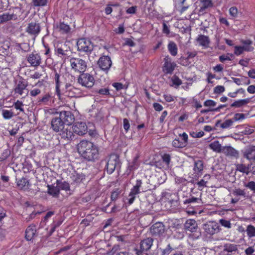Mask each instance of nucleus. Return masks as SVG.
<instances>
[{
    "label": "nucleus",
    "instance_id": "nucleus-16",
    "mask_svg": "<svg viewBox=\"0 0 255 255\" xmlns=\"http://www.w3.org/2000/svg\"><path fill=\"white\" fill-rule=\"evenodd\" d=\"M165 232L164 225L160 222H157L153 225L150 228V233L153 236H162Z\"/></svg>",
    "mask_w": 255,
    "mask_h": 255
},
{
    "label": "nucleus",
    "instance_id": "nucleus-37",
    "mask_svg": "<svg viewBox=\"0 0 255 255\" xmlns=\"http://www.w3.org/2000/svg\"><path fill=\"white\" fill-rule=\"evenodd\" d=\"M236 167L237 171L247 174H248L250 170V167L243 164H237Z\"/></svg>",
    "mask_w": 255,
    "mask_h": 255
},
{
    "label": "nucleus",
    "instance_id": "nucleus-14",
    "mask_svg": "<svg viewBox=\"0 0 255 255\" xmlns=\"http://www.w3.org/2000/svg\"><path fill=\"white\" fill-rule=\"evenodd\" d=\"M141 184L142 182L141 180H137L135 185L131 189L128 197L127 199L129 205L131 204L133 202L135 198L136 195L140 193L139 188L141 187Z\"/></svg>",
    "mask_w": 255,
    "mask_h": 255
},
{
    "label": "nucleus",
    "instance_id": "nucleus-1",
    "mask_svg": "<svg viewBox=\"0 0 255 255\" xmlns=\"http://www.w3.org/2000/svg\"><path fill=\"white\" fill-rule=\"evenodd\" d=\"M77 150L81 156L88 161L94 162L99 158L98 147L89 140L80 141L77 144Z\"/></svg>",
    "mask_w": 255,
    "mask_h": 255
},
{
    "label": "nucleus",
    "instance_id": "nucleus-45",
    "mask_svg": "<svg viewBox=\"0 0 255 255\" xmlns=\"http://www.w3.org/2000/svg\"><path fill=\"white\" fill-rule=\"evenodd\" d=\"M232 194L234 196L236 197H238L239 196H242L245 197L246 193L244 190L241 189L240 188L236 189L234 190L232 192Z\"/></svg>",
    "mask_w": 255,
    "mask_h": 255
},
{
    "label": "nucleus",
    "instance_id": "nucleus-7",
    "mask_svg": "<svg viewBox=\"0 0 255 255\" xmlns=\"http://www.w3.org/2000/svg\"><path fill=\"white\" fill-rule=\"evenodd\" d=\"M203 229L205 232L209 235L217 234L221 230L220 225L214 221H210L204 224Z\"/></svg>",
    "mask_w": 255,
    "mask_h": 255
},
{
    "label": "nucleus",
    "instance_id": "nucleus-58",
    "mask_svg": "<svg viewBox=\"0 0 255 255\" xmlns=\"http://www.w3.org/2000/svg\"><path fill=\"white\" fill-rule=\"evenodd\" d=\"M214 93L216 94H220L224 92L225 87L223 86H217L214 88Z\"/></svg>",
    "mask_w": 255,
    "mask_h": 255
},
{
    "label": "nucleus",
    "instance_id": "nucleus-8",
    "mask_svg": "<svg viewBox=\"0 0 255 255\" xmlns=\"http://www.w3.org/2000/svg\"><path fill=\"white\" fill-rule=\"evenodd\" d=\"M153 244V239L147 238L142 240L140 243V249H135L134 251L136 255H141L142 253L149 250Z\"/></svg>",
    "mask_w": 255,
    "mask_h": 255
},
{
    "label": "nucleus",
    "instance_id": "nucleus-52",
    "mask_svg": "<svg viewBox=\"0 0 255 255\" xmlns=\"http://www.w3.org/2000/svg\"><path fill=\"white\" fill-rule=\"evenodd\" d=\"M221 225L224 227L227 228H231V224L230 221L225 219H220L219 221Z\"/></svg>",
    "mask_w": 255,
    "mask_h": 255
},
{
    "label": "nucleus",
    "instance_id": "nucleus-43",
    "mask_svg": "<svg viewBox=\"0 0 255 255\" xmlns=\"http://www.w3.org/2000/svg\"><path fill=\"white\" fill-rule=\"evenodd\" d=\"M32 2L34 6H44L47 4V0H32Z\"/></svg>",
    "mask_w": 255,
    "mask_h": 255
},
{
    "label": "nucleus",
    "instance_id": "nucleus-33",
    "mask_svg": "<svg viewBox=\"0 0 255 255\" xmlns=\"http://www.w3.org/2000/svg\"><path fill=\"white\" fill-rule=\"evenodd\" d=\"M210 148L214 151L220 153L222 151L223 147L218 140L211 142L209 145Z\"/></svg>",
    "mask_w": 255,
    "mask_h": 255
},
{
    "label": "nucleus",
    "instance_id": "nucleus-57",
    "mask_svg": "<svg viewBox=\"0 0 255 255\" xmlns=\"http://www.w3.org/2000/svg\"><path fill=\"white\" fill-rule=\"evenodd\" d=\"M23 105L22 103L18 100L14 104V108L16 110H19L21 112H24V109L22 108Z\"/></svg>",
    "mask_w": 255,
    "mask_h": 255
},
{
    "label": "nucleus",
    "instance_id": "nucleus-15",
    "mask_svg": "<svg viewBox=\"0 0 255 255\" xmlns=\"http://www.w3.org/2000/svg\"><path fill=\"white\" fill-rule=\"evenodd\" d=\"M204 167V163L203 160H197L194 161V167L193 168V175L194 178L198 179L203 175Z\"/></svg>",
    "mask_w": 255,
    "mask_h": 255
},
{
    "label": "nucleus",
    "instance_id": "nucleus-55",
    "mask_svg": "<svg viewBox=\"0 0 255 255\" xmlns=\"http://www.w3.org/2000/svg\"><path fill=\"white\" fill-rule=\"evenodd\" d=\"M205 107H215L216 105V102L212 100H207L204 103Z\"/></svg>",
    "mask_w": 255,
    "mask_h": 255
},
{
    "label": "nucleus",
    "instance_id": "nucleus-63",
    "mask_svg": "<svg viewBox=\"0 0 255 255\" xmlns=\"http://www.w3.org/2000/svg\"><path fill=\"white\" fill-rule=\"evenodd\" d=\"M124 128L126 132L128 131L130 125L128 119H124L123 120Z\"/></svg>",
    "mask_w": 255,
    "mask_h": 255
},
{
    "label": "nucleus",
    "instance_id": "nucleus-53",
    "mask_svg": "<svg viewBox=\"0 0 255 255\" xmlns=\"http://www.w3.org/2000/svg\"><path fill=\"white\" fill-rule=\"evenodd\" d=\"M162 158L165 164L168 166L170 162V156L168 154H164L162 156Z\"/></svg>",
    "mask_w": 255,
    "mask_h": 255
},
{
    "label": "nucleus",
    "instance_id": "nucleus-10",
    "mask_svg": "<svg viewBox=\"0 0 255 255\" xmlns=\"http://www.w3.org/2000/svg\"><path fill=\"white\" fill-rule=\"evenodd\" d=\"M59 114V118L61 119L63 123L67 126L71 125L75 120V117L70 111H62L57 112Z\"/></svg>",
    "mask_w": 255,
    "mask_h": 255
},
{
    "label": "nucleus",
    "instance_id": "nucleus-51",
    "mask_svg": "<svg viewBox=\"0 0 255 255\" xmlns=\"http://www.w3.org/2000/svg\"><path fill=\"white\" fill-rule=\"evenodd\" d=\"M179 63L184 66H188L191 63L187 57H182L179 59Z\"/></svg>",
    "mask_w": 255,
    "mask_h": 255
},
{
    "label": "nucleus",
    "instance_id": "nucleus-40",
    "mask_svg": "<svg viewBox=\"0 0 255 255\" xmlns=\"http://www.w3.org/2000/svg\"><path fill=\"white\" fill-rule=\"evenodd\" d=\"M246 232L249 238L255 237V227L253 225H248L247 227Z\"/></svg>",
    "mask_w": 255,
    "mask_h": 255
},
{
    "label": "nucleus",
    "instance_id": "nucleus-19",
    "mask_svg": "<svg viewBox=\"0 0 255 255\" xmlns=\"http://www.w3.org/2000/svg\"><path fill=\"white\" fill-rule=\"evenodd\" d=\"M51 127L53 131L59 132L64 128V124L59 117L53 118L51 121Z\"/></svg>",
    "mask_w": 255,
    "mask_h": 255
},
{
    "label": "nucleus",
    "instance_id": "nucleus-3",
    "mask_svg": "<svg viewBox=\"0 0 255 255\" xmlns=\"http://www.w3.org/2000/svg\"><path fill=\"white\" fill-rule=\"evenodd\" d=\"M106 164V170L108 174L112 173L116 169L117 166L119 164V158L116 154H111L108 160H104L101 161L103 163Z\"/></svg>",
    "mask_w": 255,
    "mask_h": 255
},
{
    "label": "nucleus",
    "instance_id": "nucleus-44",
    "mask_svg": "<svg viewBox=\"0 0 255 255\" xmlns=\"http://www.w3.org/2000/svg\"><path fill=\"white\" fill-rule=\"evenodd\" d=\"M28 183L29 182L27 179L22 178L17 181V185L19 188L22 189L26 185V184H28Z\"/></svg>",
    "mask_w": 255,
    "mask_h": 255
},
{
    "label": "nucleus",
    "instance_id": "nucleus-42",
    "mask_svg": "<svg viewBox=\"0 0 255 255\" xmlns=\"http://www.w3.org/2000/svg\"><path fill=\"white\" fill-rule=\"evenodd\" d=\"M58 28L59 29L60 31L62 33H67L70 29L69 26L64 23H60L58 26Z\"/></svg>",
    "mask_w": 255,
    "mask_h": 255
},
{
    "label": "nucleus",
    "instance_id": "nucleus-30",
    "mask_svg": "<svg viewBox=\"0 0 255 255\" xmlns=\"http://www.w3.org/2000/svg\"><path fill=\"white\" fill-rule=\"evenodd\" d=\"M234 121L232 119L226 120L224 123H221V120H218L216 123L215 126L217 127H221L222 128H228L233 125Z\"/></svg>",
    "mask_w": 255,
    "mask_h": 255
},
{
    "label": "nucleus",
    "instance_id": "nucleus-28",
    "mask_svg": "<svg viewBox=\"0 0 255 255\" xmlns=\"http://www.w3.org/2000/svg\"><path fill=\"white\" fill-rule=\"evenodd\" d=\"M211 176L209 174H206L203 178L197 183V185L199 190H202L204 187H207V183L210 179Z\"/></svg>",
    "mask_w": 255,
    "mask_h": 255
},
{
    "label": "nucleus",
    "instance_id": "nucleus-23",
    "mask_svg": "<svg viewBox=\"0 0 255 255\" xmlns=\"http://www.w3.org/2000/svg\"><path fill=\"white\" fill-rule=\"evenodd\" d=\"M238 251V246L230 243L226 244L224 246L223 253L226 255H232Z\"/></svg>",
    "mask_w": 255,
    "mask_h": 255
},
{
    "label": "nucleus",
    "instance_id": "nucleus-59",
    "mask_svg": "<svg viewBox=\"0 0 255 255\" xmlns=\"http://www.w3.org/2000/svg\"><path fill=\"white\" fill-rule=\"evenodd\" d=\"M120 250L119 245H114L112 250L108 253V255H114L117 251Z\"/></svg>",
    "mask_w": 255,
    "mask_h": 255
},
{
    "label": "nucleus",
    "instance_id": "nucleus-41",
    "mask_svg": "<svg viewBox=\"0 0 255 255\" xmlns=\"http://www.w3.org/2000/svg\"><path fill=\"white\" fill-rule=\"evenodd\" d=\"M138 158V156L135 157L133 158L132 161L131 163H129L128 168L129 170H134L138 168L139 166V163H138L137 161Z\"/></svg>",
    "mask_w": 255,
    "mask_h": 255
},
{
    "label": "nucleus",
    "instance_id": "nucleus-38",
    "mask_svg": "<svg viewBox=\"0 0 255 255\" xmlns=\"http://www.w3.org/2000/svg\"><path fill=\"white\" fill-rule=\"evenodd\" d=\"M0 16L3 23L16 18V15L13 13L10 14L9 13H5L0 15Z\"/></svg>",
    "mask_w": 255,
    "mask_h": 255
},
{
    "label": "nucleus",
    "instance_id": "nucleus-27",
    "mask_svg": "<svg viewBox=\"0 0 255 255\" xmlns=\"http://www.w3.org/2000/svg\"><path fill=\"white\" fill-rule=\"evenodd\" d=\"M196 40L198 43L202 46L205 47H208L209 46L210 40L209 37L207 36L202 34L199 35Z\"/></svg>",
    "mask_w": 255,
    "mask_h": 255
},
{
    "label": "nucleus",
    "instance_id": "nucleus-6",
    "mask_svg": "<svg viewBox=\"0 0 255 255\" xmlns=\"http://www.w3.org/2000/svg\"><path fill=\"white\" fill-rule=\"evenodd\" d=\"M77 45L79 51L87 53H91L94 48V45L92 42L85 38L79 39L77 42Z\"/></svg>",
    "mask_w": 255,
    "mask_h": 255
},
{
    "label": "nucleus",
    "instance_id": "nucleus-29",
    "mask_svg": "<svg viewBox=\"0 0 255 255\" xmlns=\"http://www.w3.org/2000/svg\"><path fill=\"white\" fill-rule=\"evenodd\" d=\"M244 156L249 160L255 159V146L248 147L245 151Z\"/></svg>",
    "mask_w": 255,
    "mask_h": 255
},
{
    "label": "nucleus",
    "instance_id": "nucleus-9",
    "mask_svg": "<svg viewBox=\"0 0 255 255\" xmlns=\"http://www.w3.org/2000/svg\"><path fill=\"white\" fill-rule=\"evenodd\" d=\"M98 65L102 70L108 72L112 66V61L109 56L103 55L100 57Z\"/></svg>",
    "mask_w": 255,
    "mask_h": 255
},
{
    "label": "nucleus",
    "instance_id": "nucleus-5",
    "mask_svg": "<svg viewBox=\"0 0 255 255\" xmlns=\"http://www.w3.org/2000/svg\"><path fill=\"white\" fill-rule=\"evenodd\" d=\"M244 46H235L234 48V54L239 56L243 53L244 51L251 52L254 49V47L252 46L253 41L250 39L242 40L241 41Z\"/></svg>",
    "mask_w": 255,
    "mask_h": 255
},
{
    "label": "nucleus",
    "instance_id": "nucleus-32",
    "mask_svg": "<svg viewBox=\"0 0 255 255\" xmlns=\"http://www.w3.org/2000/svg\"><path fill=\"white\" fill-rule=\"evenodd\" d=\"M250 102V100L249 98L239 100L235 101L231 105V107L235 108H241L247 104H248Z\"/></svg>",
    "mask_w": 255,
    "mask_h": 255
},
{
    "label": "nucleus",
    "instance_id": "nucleus-34",
    "mask_svg": "<svg viewBox=\"0 0 255 255\" xmlns=\"http://www.w3.org/2000/svg\"><path fill=\"white\" fill-rule=\"evenodd\" d=\"M48 193L52 196L54 197H58L59 193H60V190L59 188L57 186H50L48 185Z\"/></svg>",
    "mask_w": 255,
    "mask_h": 255
},
{
    "label": "nucleus",
    "instance_id": "nucleus-22",
    "mask_svg": "<svg viewBox=\"0 0 255 255\" xmlns=\"http://www.w3.org/2000/svg\"><path fill=\"white\" fill-rule=\"evenodd\" d=\"M222 153L227 156L238 158L239 156V151L231 146L223 147Z\"/></svg>",
    "mask_w": 255,
    "mask_h": 255
},
{
    "label": "nucleus",
    "instance_id": "nucleus-49",
    "mask_svg": "<svg viewBox=\"0 0 255 255\" xmlns=\"http://www.w3.org/2000/svg\"><path fill=\"white\" fill-rule=\"evenodd\" d=\"M2 116L4 119H9L13 116V113L8 110H3Z\"/></svg>",
    "mask_w": 255,
    "mask_h": 255
},
{
    "label": "nucleus",
    "instance_id": "nucleus-11",
    "mask_svg": "<svg viewBox=\"0 0 255 255\" xmlns=\"http://www.w3.org/2000/svg\"><path fill=\"white\" fill-rule=\"evenodd\" d=\"M27 86V82L22 78L16 80L13 89L14 93L22 96L24 93V91L26 90Z\"/></svg>",
    "mask_w": 255,
    "mask_h": 255
},
{
    "label": "nucleus",
    "instance_id": "nucleus-39",
    "mask_svg": "<svg viewBox=\"0 0 255 255\" xmlns=\"http://www.w3.org/2000/svg\"><path fill=\"white\" fill-rule=\"evenodd\" d=\"M72 179L74 183L77 184L80 183L83 181V180L85 179V175L83 174L76 173L73 175L72 176Z\"/></svg>",
    "mask_w": 255,
    "mask_h": 255
},
{
    "label": "nucleus",
    "instance_id": "nucleus-50",
    "mask_svg": "<svg viewBox=\"0 0 255 255\" xmlns=\"http://www.w3.org/2000/svg\"><path fill=\"white\" fill-rule=\"evenodd\" d=\"M168 50L173 56H175V44L170 42L168 45Z\"/></svg>",
    "mask_w": 255,
    "mask_h": 255
},
{
    "label": "nucleus",
    "instance_id": "nucleus-18",
    "mask_svg": "<svg viewBox=\"0 0 255 255\" xmlns=\"http://www.w3.org/2000/svg\"><path fill=\"white\" fill-rule=\"evenodd\" d=\"M59 135L66 142H69L74 138L75 135L68 128H64L59 132Z\"/></svg>",
    "mask_w": 255,
    "mask_h": 255
},
{
    "label": "nucleus",
    "instance_id": "nucleus-35",
    "mask_svg": "<svg viewBox=\"0 0 255 255\" xmlns=\"http://www.w3.org/2000/svg\"><path fill=\"white\" fill-rule=\"evenodd\" d=\"M56 185L59 188V190H62L68 191L70 190L69 184L67 182L57 180L56 181Z\"/></svg>",
    "mask_w": 255,
    "mask_h": 255
},
{
    "label": "nucleus",
    "instance_id": "nucleus-31",
    "mask_svg": "<svg viewBox=\"0 0 255 255\" xmlns=\"http://www.w3.org/2000/svg\"><path fill=\"white\" fill-rule=\"evenodd\" d=\"M54 80L55 81L56 86V94L60 99V87L61 85V82L60 81V75L57 72V71L54 70Z\"/></svg>",
    "mask_w": 255,
    "mask_h": 255
},
{
    "label": "nucleus",
    "instance_id": "nucleus-12",
    "mask_svg": "<svg viewBox=\"0 0 255 255\" xmlns=\"http://www.w3.org/2000/svg\"><path fill=\"white\" fill-rule=\"evenodd\" d=\"M64 94L69 97L73 98L78 96L80 93L79 89L72 86L70 83H66L63 89Z\"/></svg>",
    "mask_w": 255,
    "mask_h": 255
},
{
    "label": "nucleus",
    "instance_id": "nucleus-2",
    "mask_svg": "<svg viewBox=\"0 0 255 255\" xmlns=\"http://www.w3.org/2000/svg\"><path fill=\"white\" fill-rule=\"evenodd\" d=\"M71 69L75 73L81 74L86 71L87 62L80 58L72 57L69 60Z\"/></svg>",
    "mask_w": 255,
    "mask_h": 255
},
{
    "label": "nucleus",
    "instance_id": "nucleus-54",
    "mask_svg": "<svg viewBox=\"0 0 255 255\" xmlns=\"http://www.w3.org/2000/svg\"><path fill=\"white\" fill-rule=\"evenodd\" d=\"M245 118V116L244 114L237 113L235 114L233 120L234 121H238L240 120H242Z\"/></svg>",
    "mask_w": 255,
    "mask_h": 255
},
{
    "label": "nucleus",
    "instance_id": "nucleus-20",
    "mask_svg": "<svg viewBox=\"0 0 255 255\" xmlns=\"http://www.w3.org/2000/svg\"><path fill=\"white\" fill-rule=\"evenodd\" d=\"M175 65L171 62V58L166 56L164 58V64L163 66V71L166 74H171L174 70Z\"/></svg>",
    "mask_w": 255,
    "mask_h": 255
},
{
    "label": "nucleus",
    "instance_id": "nucleus-36",
    "mask_svg": "<svg viewBox=\"0 0 255 255\" xmlns=\"http://www.w3.org/2000/svg\"><path fill=\"white\" fill-rule=\"evenodd\" d=\"M213 6V3L212 0H202L200 11H204L206 9L212 7Z\"/></svg>",
    "mask_w": 255,
    "mask_h": 255
},
{
    "label": "nucleus",
    "instance_id": "nucleus-62",
    "mask_svg": "<svg viewBox=\"0 0 255 255\" xmlns=\"http://www.w3.org/2000/svg\"><path fill=\"white\" fill-rule=\"evenodd\" d=\"M112 85L117 91L123 89L125 87L124 85L121 83H114Z\"/></svg>",
    "mask_w": 255,
    "mask_h": 255
},
{
    "label": "nucleus",
    "instance_id": "nucleus-60",
    "mask_svg": "<svg viewBox=\"0 0 255 255\" xmlns=\"http://www.w3.org/2000/svg\"><path fill=\"white\" fill-rule=\"evenodd\" d=\"M50 99V96L48 94L45 95L41 99L38 101L39 104L41 103L46 104Z\"/></svg>",
    "mask_w": 255,
    "mask_h": 255
},
{
    "label": "nucleus",
    "instance_id": "nucleus-61",
    "mask_svg": "<svg viewBox=\"0 0 255 255\" xmlns=\"http://www.w3.org/2000/svg\"><path fill=\"white\" fill-rule=\"evenodd\" d=\"M65 51H64L61 48H57L55 49L56 54L59 56H65L66 55Z\"/></svg>",
    "mask_w": 255,
    "mask_h": 255
},
{
    "label": "nucleus",
    "instance_id": "nucleus-25",
    "mask_svg": "<svg viewBox=\"0 0 255 255\" xmlns=\"http://www.w3.org/2000/svg\"><path fill=\"white\" fill-rule=\"evenodd\" d=\"M36 227L34 225H30L25 231V239L27 241H31L35 235Z\"/></svg>",
    "mask_w": 255,
    "mask_h": 255
},
{
    "label": "nucleus",
    "instance_id": "nucleus-48",
    "mask_svg": "<svg viewBox=\"0 0 255 255\" xmlns=\"http://www.w3.org/2000/svg\"><path fill=\"white\" fill-rule=\"evenodd\" d=\"M62 221L59 220L58 221H55L53 222L52 227L50 230V234H52L55 230V229L59 227L62 224Z\"/></svg>",
    "mask_w": 255,
    "mask_h": 255
},
{
    "label": "nucleus",
    "instance_id": "nucleus-13",
    "mask_svg": "<svg viewBox=\"0 0 255 255\" xmlns=\"http://www.w3.org/2000/svg\"><path fill=\"white\" fill-rule=\"evenodd\" d=\"M26 60L31 66L34 67H37L42 62L40 55L34 52L26 56Z\"/></svg>",
    "mask_w": 255,
    "mask_h": 255
},
{
    "label": "nucleus",
    "instance_id": "nucleus-26",
    "mask_svg": "<svg viewBox=\"0 0 255 255\" xmlns=\"http://www.w3.org/2000/svg\"><path fill=\"white\" fill-rule=\"evenodd\" d=\"M188 140V135L184 132L182 135L180 134V139H176L177 143H176V147L182 148L187 145Z\"/></svg>",
    "mask_w": 255,
    "mask_h": 255
},
{
    "label": "nucleus",
    "instance_id": "nucleus-17",
    "mask_svg": "<svg viewBox=\"0 0 255 255\" xmlns=\"http://www.w3.org/2000/svg\"><path fill=\"white\" fill-rule=\"evenodd\" d=\"M88 127L85 122H77L73 126V131L79 135H83L87 132Z\"/></svg>",
    "mask_w": 255,
    "mask_h": 255
},
{
    "label": "nucleus",
    "instance_id": "nucleus-56",
    "mask_svg": "<svg viewBox=\"0 0 255 255\" xmlns=\"http://www.w3.org/2000/svg\"><path fill=\"white\" fill-rule=\"evenodd\" d=\"M120 194V192L119 190H116V191H113L111 195V198L112 201H115L118 199L119 196Z\"/></svg>",
    "mask_w": 255,
    "mask_h": 255
},
{
    "label": "nucleus",
    "instance_id": "nucleus-64",
    "mask_svg": "<svg viewBox=\"0 0 255 255\" xmlns=\"http://www.w3.org/2000/svg\"><path fill=\"white\" fill-rule=\"evenodd\" d=\"M246 186L251 190L255 192V182L250 181L247 183Z\"/></svg>",
    "mask_w": 255,
    "mask_h": 255
},
{
    "label": "nucleus",
    "instance_id": "nucleus-46",
    "mask_svg": "<svg viewBox=\"0 0 255 255\" xmlns=\"http://www.w3.org/2000/svg\"><path fill=\"white\" fill-rule=\"evenodd\" d=\"M186 0H178V5L181 8V12L186 10L188 7V5L186 3Z\"/></svg>",
    "mask_w": 255,
    "mask_h": 255
},
{
    "label": "nucleus",
    "instance_id": "nucleus-24",
    "mask_svg": "<svg viewBox=\"0 0 255 255\" xmlns=\"http://www.w3.org/2000/svg\"><path fill=\"white\" fill-rule=\"evenodd\" d=\"M184 228L187 231L194 232L197 228V224L194 220H187L184 224Z\"/></svg>",
    "mask_w": 255,
    "mask_h": 255
},
{
    "label": "nucleus",
    "instance_id": "nucleus-21",
    "mask_svg": "<svg viewBox=\"0 0 255 255\" xmlns=\"http://www.w3.org/2000/svg\"><path fill=\"white\" fill-rule=\"evenodd\" d=\"M40 31V26L39 23L31 22L28 24L26 29V32L31 35L37 36Z\"/></svg>",
    "mask_w": 255,
    "mask_h": 255
},
{
    "label": "nucleus",
    "instance_id": "nucleus-4",
    "mask_svg": "<svg viewBox=\"0 0 255 255\" xmlns=\"http://www.w3.org/2000/svg\"><path fill=\"white\" fill-rule=\"evenodd\" d=\"M78 83L82 86L91 88L95 83V79L92 75L89 73H82L77 78Z\"/></svg>",
    "mask_w": 255,
    "mask_h": 255
},
{
    "label": "nucleus",
    "instance_id": "nucleus-47",
    "mask_svg": "<svg viewBox=\"0 0 255 255\" xmlns=\"http://www.w3.org/2000/svg\"><path fill=\"white\" fill-rule=\"evenodd\" d=\"M238 13V9L236 6H232L229 9V14L233 17H237Z\"/></svg>",
    "mask_w": 255,
    "mask_h": 255
}]
</instances>
